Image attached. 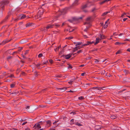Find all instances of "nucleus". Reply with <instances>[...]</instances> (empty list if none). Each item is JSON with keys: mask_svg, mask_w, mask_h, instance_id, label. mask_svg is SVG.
<instances>
[{"mask_svg": "<svg viewBox=\"0 0 130 130\" xmlns=\"http://www.w3.org/2000/svg\"><path fill=\"white\" fill-rule=\"evenodd\" d=\"M39 123H40L39 124H40V125L41 126L44 123H45V122H42V121H40L39 122Z\"/></svg>", "mask_w": 130, "mask_h": 130, "instance_id": "30", "label": "nucleus"}, {"mask_svg": "<svg viewBox=\"0 0 130 130\" xmlns=\"http://www.w3.org/2000/svg\"><path fill=\"white\" fill-rule=\"evenodd\" d=\"M108 26V25L106 24H105L104 26V28H107V27Z\"/></svg>", "mask_w": 130, "mask_h": 130, "instance_id": "42", "label": "nucleus"}, {"mask_svg": "<svg viewBox=\"0 0 130 130\" xmlns=\"http://www.w3.org/2000/svg\"><path fill=\"white\" fill-rule=\"evenodd\" d=\"M12 57L11 56H8V57L7 58V59H10L11 58H12Z\"/></svg>", "mask_w": 130, "mask_h": 130, "instance_id": "57", "label": "nucleus"}, {"mask_svg": "<svg viewBox=\"0 0 130 130\" xmlns=\"http://www.w3.org/2000/svg\"><path fill=\"white\" fill-rule=\"evenodd\" d=\"M18 48H19V50H18V51H19L20 52L23 49V47H18Z\"/></svg>", "mask_w": 130, "mask_h": 130, "instance_id": "34", "label": "nucleus"}, {"mask_svg": "<svg viewBox=\"0 0 130 130\" xmlns=\"http://www.w3.org/2000/svg\"><path fill=\"white\" fill-rule=\"evenodd\" d=\"M11 94H15V95H16L17 94V93L16 92H12V93H11Z\"/></svg>", "mask_w": 130, "mask_h": 130, "instance_id": "53", "label": "nucleus"}, {"mask_svg": "<svg viewBox=\"0 0 130 130\" xmlns=\"http://www.w3.org/2000/svg\"><path fill=\"white\" fill-rule=\"evenodd\" d=\"M8 16H7L5 19H4L3 20H2L0 23V24H1L3 23H5L6 22V21H7V19L8 18Z\"/></svg>", "mask_w": 130, "mask_h": 130, "instance_id": "10", "label": "nucleus"}, {"mask_svg": "<svg viewBox=\"0 0 130 130\" xmlns=\"http://www.w3.org/2000/svg\"><path fill=\"white\" fill-rule=\"evenodd\" d=\"M21 74L23 75H25V73L24 72H23L21 73Z\"/></svg>", "mask_w": 130, "mask_h": 130, "instance_id": "50", "label": "nucleus"}, {"mask_svg": "<svg viewBox=\"0 0 130 130\" xmlns=\"http://www.w3.org/2000/svg\"><path fill=\"white\" fill-rule=\"evenodd\" d=\"M82 44V42H77V44L75 45V46H77L78 45H81Z\"/></svg>", "mask_w": 130, "mask_h": 130, "instance_id": "25", "label": "nucleus"}, {"mask_svg": "<svg viewBox=\"0 0 130 130\" xmlns=\"http://www.w3.org/2000/svg\"><path fill=\"white\" fill-rule=\"evenodd\" d=\"M73 82V81H72V80L70 81L69 82V84H72V83Z\"/></svg>", "mask_w": 130, "mask_h": 130, "instance_id": "44", "label": "nucleus"}, {"mask_svg": "<svg viewBox=\"0 0 130 130\" xmlns=\"http://www.w3.org/2000/svg\"><path fill=\"white\" fill-rule=\"evenodd\" d=\"M11 41V40H4L1 43H0V45H4L5 44L7 43L8 42L10 41Z\"/></svg>", "mask_w": 130, "mask_h": 130, "instance_id": "5", "label": "nucleus"}, {"mask_svg": "<svg viewBox=\"0 0 130 130\" xmlns=\"http://www.w3.org/2000/svg\"><path fill=\"white\" fill-rule=\"evenodd\" d=\"M91 19V18L90 17H88L86 19V21L90 22Z\"/></svg>", "mask_w": 130, "mask_h": 130, "instance_id": "29", "label": "nucleus"}, {"mask_svg": "<svg viewBox=\"0 0 130 130\" xmlns=\"http://www.w3.org/2000/svg\"><path fill=\"white\" fill-rule=\"evenodd\" d=\"M9 2L7 0H3L2 1L0 2V6H2L0 8V10L3 9L4 7V6L8 4Z\"/></svg>", "mask_w": 130, "mask_h": 130, "instance_id": "1", "label": "nucleus"}, {"mask_svg": "<svg viewBox=\"0 0 130 130\" xmlns=\"http://www.w3.org/2000/svg\"><path fill=\"white\" fill-rule=\"evenodd\" d=\"M127 51H128V52H130V48H128L127 50Z\"/></svg>", "mask_w": 130, "mask_h": 130, "instance_id": "64", "label": "nucleus"}, {"mask_svg": "<svg viewBox=\"0 0 130 130\" xmlns=\"http://www.w3.org/2000/svg\"><path fill=\"white\" fill-rule=\"evenodd\" d=\"M32 24V23H27L26 24V27H29L30 26H31Z\"/></svg>", "mask_w": 130, "mask_h": 130, "instance_id": "20", "label": "nucleus"}, {"mask_svg": "<svg viewBox=\"0 0 130 130\" xmlns=\"http://www.w3.org/2000/svg\"><path fill=\"white\" fill-rule=\"evenodd\" d=\"M79 0H75L74 2L72 4L73 6H75L78 5V2Z\"/></svg>", "mask_w": 130, "mask_h": 130, "instance_id": "8", "label": "nucleus"}, {"mask_svg": "<svg viewBox=\"0 0 130 130\" xmlns=\"http://www.w3.org/2000/svg\"><path fill=\"white\" fill-rule=\"evenodd\" d=\"M92 88V89H97L98 90H101L102 89V87H93V88Z\"/></svg>", "mask_w": 130, "mask_h": 130, "instance_id": "19", "label": "nucleus"}, {"mask_svg": "<svg viewBox=\"0 0 130 130\" xmlns=\"http://www.w3.org/2000/svg\"><path fill=\"white\" fill-rule=\"evenodd\" d=\"M98 50V49L97 48H96V49H94V50H92V52H93V51H97Z\"/></svg>", "mask_w": 130, "mask_h": 130, "instance_id": "45", "label": "nucleus"}, {"mask_svg": "<svg viewBox=\"0 0 130 130\" xmlns=\"http://www.w3.org/2000/svg\"><path fill=\"white\" fill-rule=\"evenodd\" d=\"M95 10H96V8H94L92 9L91 11L92 12H93Z\"/></svg>", "mask_w": 130, "mask_h": 130, "instance_id": "59", "label": "nucleus"}, {"mask_svg": "<svg viewBox=\"0 0 130 130\" xmlns=\"http://www.w3.org/2000/svg\"><path fill=\"white\" fill-rule=\"evenodd\" d=\"M82 19V17H80L78 18H76L75 17H73V19L74 20H76V21H78L79 20Z\"/></svg>", "mask_w": 130, "mask_h": 130, "instance_id": "14", "label": "nucleus"}, {"mask_svg": "<svg viewBox=\"0 0 130 130\" xmlns=\"http://www.w3.org/2000/svg\"><path fill=\"white\" fill-rule=\"evenodd\" d=\"M70 113L71 114L72 113L73 114V115H74L76 114V112H73H73H71Z\"/></svg>", "mask_w": 130, "mask_h": 130, "instance_id": "55", "label": "nucleus"}, {"mask_svg": "<svg viewBox=\"0 0 130 130\" xmlns=\"http://www.w3.org/2000/svg\"><path fill=\"white\" fill-rule=\"evenodd\" d=\"M68 21L69 22H70L71 23H72L73 21H76V20H74L73 19V18H72V19H69L68 20Z\"/></svg>", "mask_w": 130, "mask_h": 130, "instance_id": "26", "label": "nucleus"}, {"mask_svg": "<svg viewBox=\"0 0 130 130\" xmlns=\"http://www.w3.org/2000/svg\"><path fill=\"white\" fill-rule=\"evenodd\" d=\"M54 27V25L53 24L50 25L49 24L46 27V28L47 29H48L49 28H52Z\"/></svg>", "mask_w": 130, "mask_h": 130, "instance_id": "9", "label": "nucleus"}, {"mask_svg": "<svg viewBox=\"0 0 130 130\" xmlns=\"http://www.w3.org/2000/svg\"><path fill=\"white\" fill-rule=\"evenodd\" d=\"M27 123V122H23L22 124V125H25V124H26V123Z\"/></svg>", "mask_w": 130, "mask_h": 130, "instance_id": "56", "label": "nucleus"}, {"mask_svg": "<svg viewBox=\"0 0 130 130\" xmlns=\"http://www.w3.org/2000/svg\"><path fill=\"white\" fill-rule=\"evenodd\" d=\"M121 51L120 50H118L116 53V55L120 54Z\"/></svg>", "mask_w": 130, "mask_h": 130, "instance_id": "32", "label": "nucleus"}, {"mask_svg": "<svg viewBox=\"0 0 130 130\" xmlns=\"http://www.w3.org/2000/svg\"><path fill=\"white\" fill-rule=\"evenodd\" d=\"M26 17V15L25 14H23L22 15H19V19H24Z\"/></svg>", "mask_w": 130, "mask_h": 130, "instance_id": "13", "label": "nucleus"}, {"mask_svg": "<svg viewBox=\"0 0 130 130\" xmlns=\"http://www.w3.org/2000/svg\"><path fill=\"white\" fill-rule=\"evenodd\" d=\"M88 45L87 43L86 44H83L82 45V46H86Z\"/></svg>", "mask_w": 130, "mask_h": 130, "instance_id": "60", "label": "nucleus"}, {"mask_svg": "<svg viewBox=\"0 0 130 130\" xmlns=\"http://www.w3.org/2000/svg\"><path fill=\"white\" fill-rule=\"evenodd\" d=\"M20 69V68H18L17 69V72H18V73L19 72Z\"/></svg>", "mask_w": 130, "mask_h": 130, "instance_id": "48", "label": "nucleus"}, {"mask_svg": "<svg viewBox=\"0 0 130 130\" xmlns=\"http://www.w3.org/2000/svg\"><path fill=\"white\" fill-rule=\"evenodd\" d=\"M61 56L63 57H64V58L66 59H68L70 58L71 57V56L70 55V54H68L66 55H62Z\"/></svg>", "mask_w": 130, "mask_h": 130, "instance_id": "6", "label": "nucleus"}, {"mask_svg": "<svg viewBox=\"0 0 130 130\" xmlns=\"http://www.w3.org/2000/svg\"><path fill=\"white\" fill-rule=\"evenodd\" d=\"M74 124L75 125H76L79 126H82L83 125L82 124H80L79 123H78L77 122H75L74 123H72V124Z\"/></svg>", "mask_w": 130, "mask_h": 130, "instance_id": "12", "label": "nucleus"}, {"mask_svg": "<svg viewBox=\"0 0 130 130\" xmlns=\"http://www.w3.org/2000/svg\"><path fill=\"white\" fill-rule=\"evenodd\" d=\"M87 4H86L82 6V9L83 10L84 9L86 8L87 7Z\"/></svg>", "mask_w": 130, "mask_h": 130, "instance_id": "21", "label": "nucleus"}, {"mask_svg": "<svg viewBox=\"0 0 130 130\" xmlns=\"http://www.w3.org/2000/svg\"><path fill=\"white\" fill-rule=\"evenodd\" d=\"M15 84L14 83L11 84L10 85V87L11 88H13L15 87Z\"/></svg>", "mask_w": 130, "mask_h": 130, "instance_id": "28", "label": "nucleus"}, {"mask_svg": "<svg viewBox=\"0 0 130 130\" xmlns=\"http://www.w3.org/2000/svg\"><path fill=\"white\" fill-rule=\"evenodd\" d=\"M61 47L60 46H59L57 47V48H56V49H55V51H56L57 50H58Z\"/></svg>", "mask_w": 130, "mask_h": 130, "instance_id": "35", "label": "nucleus"}, {"mask_svg": "<svg viewBox=\"0 0 130 130\" xmlns=\"http://www.w3.org/2000/svg\"><path fill=\"white\" fill-rule=\"evenodd\" d=\"M98 62H99V61H98V60L96 59L95 60V63H97Z\"/></svg>", "mask_w": 130, "mask_h": 130, "instance_id": "61", "label": "nucleus"}, {"mask_svg": "<svg viewBox=\"0 0 130 130\" xmlns=\"http://www.w3.org/2000/svg\"><path fill=\"white\" fill-rule=\"evenodd\" d=\"M76 48H77V47H75L74 48H73V52H76V51H77V49H76Z\"/></svg>", "mask_w": 130, "mask_h": 130, "instance_id": "31", "label": "nucleus"}, {"mask_svg": "<svg viewBox=\"0 0 130 130\" xmlns=\"http://www.w3.org/2000/svg\"><path fill=\"white\" fill-rule=\"evenodd\" d=\"M28 50L26 51L25 52V53H24L25 55H26V54H27L28 53Z\"/></svg>", "mask_w": 130, "mask_h": 130, "instance_id": "51", "label": "nucleus"}, {"mask_svg": "<svg viewBox=\"0 0 130 130\" xmlns=\"http://www.w3.org/2000/svg\"><path fill=\"white\" fill-rule=\"evenodd\" d=\"M62 76L61 75H56L55 76V77H57L59 78H60Z\"/></svg>", "mask_w": 130, "mask_h": 130, "instance_id": "24", "label": "nucleus"}, {"mask_svg": "<svg viewBox=\"0 0 130 130\" xmlns=\"http://www.w3.org/2000/svg\"><path fill=\"white\" fill-rule=\"evenodd\" d=\"M45 124L46 125L47 127H49L51 125L52 121L50 120H48L45 121Z\"/></svg>", "mask_w": 130, "mask_h": 130, "instance_id": "4", "label": "nucleus"}, {"mask_svg": "<svg viewBox=\"0 0 130 130\" xmlns=\"http://www.w3.org/2000/svg\"><path fill=\"white\" fill-rule=\"evenodd\" d=\"M105 2H104V1H103L101 2H100L99 3V4H100V5H102V4H103L105 3Z\"/></svg>", "mask_w": 130, "mask_h": 130, "instance_id": "47", "label": "nucleus"}, {"mask_svg": "<svg viewBox=\"0 0 130 130\" xmlns=\"http://www.w3.org/2000/svg\"><path fill=\"white\" fill-rule=\"evenodd\" d=\"M53 25H54V27H55L56 28L59 27L60 25V24L57 23H54Z\"/></svg>", "mask_w": 130, "mask_h": 130, "instance_id": "18", "label": "nucleus"}, {"mask_svg": "<svg viewBox=\"0 0 130 130\" xmlns=\"http://www.w3.org/2000/svg\"><path fill=\"white\" fill-rule=\"evenodd\" d=\"M122 43L121 42H116L115 43V44L116 45H120Z\"/></svg>", "mask_w": 130, "mask_h": 130, "instance_id": "41", "label": "nucleus"}, {"mask_svg": "<svg viewBox=\"0 0 130 130\" xmlns=\"http://www.w3.org/2000/svg\"><path fill=\"white\" fill-rule=\"evenodd\" d=\"M124 80L127 82H130V78H126L124 79Z\"/></svg>", "mask_w": 130, "mask_h": 130, "instance_id": "15", "label": "nucleus"}, {"mask_svg": "<svg viewBox=\"0 0 130 130\" xmlns=\"http://www.w3.org/2000/svg\"><path fill=\"white\" fill-rule=\"evenodd\" d=\"M92 44V43L91 42L87 41V45H88L89 44Z\"/></svg>", "mask_w": 130, "mask_h": 130, "instance_id": "39", "label": "nucleus"}, {"mask_svg": "<svg viewBox=\"0 0 130 130\" xmlns=\"http://www.w3.org/2000/svg\"><path fill=\"white\" fill-rule=\"evenodd\" d=\"M100 38L101 39H100L99 38H97L96 39V42L94 43V44L95 45H96L98 44L99 42V40H101V39H105L106 38V37L103 35H102L101 34H100Z\"/></svg>", "mask_w": 130, "mask_h": 130, "instance_id": "2", "label": "nucleus"}, {"mask_svg": "<svg viewBox=\"0 0 130 130\" xmlns=\"http://www.w3.org/2000/svg\"><path fill=\"white\" fill-rule=\"evenodd\" d=\"M57 89H60L62 90L61 91L62 92L64 91L66 89V88H57Z\"/></svg>", "mask_w": 130, "mask_h": 130, "instance_id": "16", "label": "nucleus"}, {"mask_svg": "<svg viewBox=\"0 0 130 130\" xmlns=\"http://www.w3.org/2000/svg\"><path fill=\"white\" fill-rule=\"evenodd\" d=\"M73 38V37H67L66 38V39H72Z\"/></svg>", "mask_w": 130, "mask_h": 130, "instance_id": "40", "label": "nucleus"}, {"mask_svg": "<svg viewBox=\"0 0 130 130\" xmlns=\"http://www.w3.org/2000/svg\"><path fill=\"white\" fill-rule=\"evenodd\" d=\"M84 24V25L86 24H88L89 25H90V22L87 21L86 22H85Z\"/></svg>", "mask_w": 130, "mask_h": 130, "instance_id": "27", "label": "nucleus"}, {"mask_svg": "<svg viewBox=\"0 0 130 130\" xmlns=\"http://www.w3.org/2000/svg\"><path fill=\"white\" fill-rule=\"evenodd\" d=\"M84 99V98L82 96L79 97L78 98V99L79 100H81L82 99Z\"/></svg>", "mask_w": 130, "mask_h": 130, "instance_id": "33", "label": "nucleus"}, {"mask_svg": "<svg viewBox=\"0 0 130 130\" xmlns=\"http://www.w3.org/2000/svg\"><path fill=\"white\" fill-rule=\"evenodd\" d=\"M44 10L42 9L41 8L39 10L38 13V14L37 17V18L39 19V20L40 19L39 18H41L42 15L43 13Z\"/></svg>", "mask_w": 130, "mask_h": 130, "instance_id": "3", "label": "nucleus"}, {"mask_svg": "<svg viewBox=\"0 0 130 130\" xmlns=\"http://www.w3.org/2000/svg\"><path fill=\"white\" fill-rule=\"evenodd\" d=\"M77 47V48L76 49H77V50H78V49H80L81 47H80V46H77L76 47Z\"/></svg>", "mask_w": 130, "mask_h": 130, "instance_id": "49", "label": "nucleus"}, {"mask_svg": "<svg viewBox=\"0 0 130 130\" xmlns=\"http://www.w3.org/2000/svg\"><path fill=\"white\" fill-rule=\"evenodd\" d=\"M61 11L62 14H64L67 12V9H63Z\"/></svg>", "mask_w": 130, "mask_h": 130, "instance_id": "11", "label": "nucleus"}, {"mask_svg": "<svg viewBox=\"0 0 130 130\" xmlns=\"http://www.w3.org/2000/svg\"><path fill=\"white\" fill-rule=\"evenodd\" d=\"M42 55H43V54H42V53L40 54H39V55H38V57L39 58L41 57L42 56Z\"/></svg>", "mask_w": 130, "mask_h": 130, "instance_id": "38", "label": "nucleus"}, {"mask_svg": "<svg viewBox=\"0 0 130 130\" xmlns=\"http://www.w3.org/2000/svg\"><path fill=\"white\" fill-rule=\"evenodd\" d=\"M83 52V50H80L79 51H78L77 52V54H78L80 53H82Z\"/></svg>", "mask_w": 130, "mask_h": 130, "instance_id": "37", "label": "nucleus"}, {"mask_svg": "<svg viewBox=\"0 0 130 130\" xmlns=\"http://www.w3.org/2000/svg\"><path fill=\"white\" fill-rule=\"evenodd\" d=\"M9 77H14V75L13 74H11L10 75L8 76Z\"/></svg>", "mask_w": 130, "mask_h": 130, "instance_id": "46", "label": "nucleus"}, {"mask_svg": "<svg viewBox=\"0 0 130 130\" xmlns=\"http://www.w3.org/2000/svg\"><path fill=\"white\" fill-rule=\"evenodd\" d=\"M19 19H19V17L17 19H15L14 20L15 21H17L18 20H19Z\"/></svg>", "mask_w": 130, "mask_h": 130, "instance_id": "54", "label": "nucleus"}, {"mask_svg": "<svg viewBox=\"0 0 130 130\" xmlns=\"http://www.w3.org/2000/svg\"><path fill=\"white\" fill-rule=\"evenodd\" d=\"M110 12L109 11L106 12L104 13L102 15V16H104L107 14L108 13Z\"/></svg>", "mask_w": 130, "mask_h": 130, "instance_id": "23", "label": "nucleus"}, {"mask_svg": "<svg viewBox=\"0 0 130 130\" xmlns=\"http://www.w3.org/2000/svg\"><path fill=\"white\" fill-rule=\"evenodd\" d=\"M40 63H38L37 64H35V66L37 67H40Z\"/></svg>", "mask_w": 130, "mask_h": 130, "instance_id": "43", "label": "nucleus"}, {"mask_svg": "<svg viewBox=\"0 0 130 130\" xmlns=\"http://www.w3.org/2000/svg\"><path fill=\"white\" fill-rule=\"evenodd\" d=\"M42 62H43V64H46L48 62V61L47 60H46L45 59V60H42Z\"/></svg>", "mask_w": 130, "mask_h": 130, "instance_id": "17", "label": "nucleus"}, {"mask_svg": "<svg viewBox=\"0 0 130 130\" xmlns=\"http://www.w3.org/2000/svg\"><path fill=\"white\" fill-rule=\"evenodd\" d=\"M38 72H37L36 71L35 72V75L37 77V76L38 75Z\"/></svg>", "mask_w": 130, "mask_h": 130, "instance_id": "36", "label": "nucleus"}, {"mask_svg": "<svg viewBox=\"0 0 130 130\" xmlns=\"http://www.w3.org/2000/svg\"><path fill=\"white\" fill-rule=\"evenodd\" d=\"M40 123H38L36 124L34 126V127H36V128H37V129L40 128H41V126L40 125V124H39Z\"/></svg>", "mask_w": 130, "mask_h": 130, "instance_id": "7", "label": "nucleus"}, {"mask_svg": "<svg viewBox=\"0 0 130 130\" xmlns=\"http://www.w3.org/2000/svg\"><path fill=\"white\" fill-rule=\"evenodd\" d=\"M74 121V119H71V120L70 122H73V123H74L73 122Z\"/></svg>", "mask_w": 130, "mask_h": 130, "instance_id": "62", "label": "nucleus"}, {"mask_svg": "<svg viewBox=\"0 0 130 130\" xmlns=\"http://www.w3.org/2000/svg\"><path fill=\"white\" fill-rule=\"evenodd\" d=\"M90 26H91V25L90 24V25H89V26H86V28L88 29L90 27Z\"/></svg>", "mask_w": 130, "mask_h": 130, "instance_id": "63", "label": "nucleus"}, {"mask_svg": "<svg viewBox=\"0 0 130 130\" xmlns=\"http://www.w3.org/2000/svg\"><path fill=\"white\" fill-rule=\"evenodd\" d=\"M110 117L111 119H115L117 118L116 116L114 115L111 116Z\"/></svg>", "mask_w": 130, "mask_h": 130, "instance_id": "22", "label": "nucleus"}, {"mask_svg": "<svg viewBox=\"0 0 130 130\" xmlns=\"http://www.w3.org/2000/svg\"><path fill=\"white\" fill-rule=\"evenodd\" d=\"M29 108H30V106H27L26 108V109H29Z\"/></svg>", "mask_w": 130, "mask_h": 130, "instance_id": "58", "label": "nucleus"}, {"mask_svg": "<svg viewBox=\"0 0 130 130\" xmlns=\"http://www.w3.org/2000/svg\"><path fill=\"white\" fill-rule=\"evenodd\" d=\"M68 68L72 69V67L71 66L69 65V66L68 67Z\"/></svg>", "mask_w": 130, "mask_h": 130, "instance_id": "52", "label": "nucleus"}]
</instances>
